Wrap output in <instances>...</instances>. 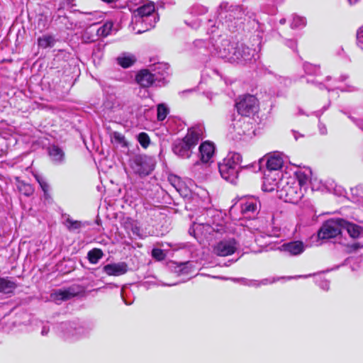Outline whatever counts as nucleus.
Wrapping results in <instances>:
<instances>
[{
    "label": "nucleus",
    "mask_w": 363,
    "mask_h": 363,
    "mask_svg": "<svg viewBox=\"0 0 363 363\" xmlns=\"http://www.w3.org/2000/svg\"><path fill=\"white\" fill-rule=\"evenodd\" d=\"M226 232L225 221L220 212L213 208H208L197 218L189 230L191 235L196 240L202 238L211 239L218 238Z\"/></svg>",
    "instance_id": "nucleus-1"
},
{
    "label": "nucleus",
    "mask_w": 363,
    "mask_h": 363,
    "mask_svg": "<svg viewBox=\"0 0 363 363\" xmlns=\"http://www.w3.org/2000/svg\"><path fill=\"white\" fill-rule=\"evenodd\" d=\"M204 130V126L201 124L189 128L182 139L174 142L173 152L179 157L189 158L192 154V149L203 138Z\"/></svg>",
    "instance_id": "nucleus-2"
},
{
    "label": "nucleus",
    "mask_w": 363,
    "mask_h": 363,
    "mask_svg": "<svg viewBox=\"0 0 363 363\" xmlns=\"http://www.w3.org/2000/svg\"><path fill=\"white\" fill-rule=\"evenodd\" d=\"M58 335L67 342H74L89 335L91 328L89 325L77 321L62 322L57 325Z\"/></svg>",
    "instance_id": "nucleus-3"
},
{
    "label": "nucleus",
    "mask_w": 363,
    "mask_h": 363,
    "mask_svg": "<svg viewBox=\"0 0 363 363\" xmlns=\"http://www.w3.org/2000/svg\"><path fill=\"white\" fill-rule=\"evenodd\" d=\"M241 162L242 156L240 153L229 152L223 162L218 164L221 177L231 184H235L238 177L239 169L247 167V165L242 166Z\"/></svg>",
    "instance_id": "nucleus-4"
},
{
    "label": "nucleus",
    "mask_w": 363,
    "mask_h": 363,
    "mask_svg": "<svg viewBox=\"0 0 363 363\" xmlns=\"http://www.w3.org/2000/svg\"><path fill=\"white\" fill-rule=\"evenodd\" d=\"M278 196L280 199L288 203H296L303 196V191L296 185L294 178H284L277 189Z\"/></svg>",
    "instance_id": "nucleus-5"
},
{
    "label": "nucleus",
    "mask_w": 363,
    "mask_h": 363,
    "mask_svg": "<svg viewBox=\"0 0 363 363\" xmlns=\"http://www.w3.org/2000/svg\"><path fill=\"white\" fill-rule=\"evenodd\" d=\"M253 133V123L250 118L236 116L229 126L228 135L232 140H240L243 136H250Z\"/></svg>",
    "instance_id": "nucleus-6"
},
{
    "label": "nucleus",
    "mask_w": 363,
    "mask_h": 363,
    "mask_svg": "<svg viewBox=\"0 0 363 363\" xmlns=\"http://www.w3.org/2000/svg\"><path fill=\"white\" fill-rule=\"evenodd\" d=\"M155 11V4L150 1H145L142 6L134 11L135 16L140 18L137 20L136 25L140 22L141 23H145L146 26L143 30H138L137 33H141L155 26L157 21V18L154 15Z\"/></svg>",
    "instance_id": "nucleus-7"
},
{
    "label": "nucleus",
    "mask_w": 363,
    "mask_h": 363,
    "mask_svg": "<svg viewBox=\"0 0 363 363\" xmlns=\"http://www.w3.org/2000/svg\"><path fill=\"white\" fill-rule=\"evenodd\" d=\"M155 164V158L146 155H136L130 161V167L134 173L141 177L150 174Z\"/></svg>",
    "instance_id": "nucleus-8"
},
{
    "label": "nucleus",
    "mask_w": 363,
    "mask_h": 363,
    "mask_svg": "<svg viewBox=\"0 0 363 363\" xmlns=\"http://www.w3.org/2000/svg\"><path fill=\"white\" fill-rule=\"evenodd\" d=\"M235 107L238 113V116L250 118L251 115L257 112L258 101L253 95H245L236 102Z\"/></svg>",
    "instance_id": "nucleus-9"
},
{
    "label": "nucleus",
    "mask_w": 363,
    "mask_h": 363,
    "mask_svg": "<svg viewBox=\"0 0 363 363\" xmlns=\"http://www.w3.org/2000/svg\"><path fill=\"white\" fill-rule=\"evenodd\" d=\"M239 248V243L234 237L225 236L220 239L213 247V252L219 257L233 255Z\"/></svg>",
    "instance_id": "nucleus-10"
},
{
    "label": "nucleus",
    "mask_w": 363,
    "mask_h": 363,
    "mask_svg": "<svg viewBox=\"0 0 363 363\" xmlns=\"http://www.w3.org/2000/svg\"><path fill=\"white\" fill-rule=\"evenodd\" d=\"M135 82L141 87H150L153 84L160 86L166 84L163 74L156 76L150 69H140L135 75Z\"/></svg>",
    "instance_id": "nucleus-11"
},
{
    "label": "nucleus",
    "mask_w": 363,
    "mask_h": 363,
    "mask_svg": "<svg viewBox=\"0 0 363 363\" xmlns=\"http://www.w3.org/2000/svg\"><path fill=\"white\" fill-rule=\"evenodd\" d=\"M340 218H333L325 221L318 232L320 239H330L342 233Z\"/></svg>",
    "instance_id": "nucleus-12"
},
{
    "label": "nucleus",
    "mask_w": 363,
    "mask_h": 363,
    "mask_svg": "<svg viewBox=\"0 0 363 363\" xmlns=\"http://www.w3.org/2000/svg\"><path fill=\"white\" fill-rule=\"evenodd\" d=\"M80 293L78 286H71L67 288H62L53 290L50 295V300L56 304H61L63 301H68L77 296Z\"/></svg>",
    "instance_id": "nucleus-13"
},
{
    "label": "nucleus",
    "mask_w": 363,
    "mask_h": 363,
    "mask_svg": "<svg viewBox=\"0 0 363 363\" xmlns=\"http://www.w3.org/2000/svg\"><path fill=\"white\" fill-rule=\"evenodd\" d=\"M284 179L282 172L264 170L262 189L264 191L267 192H271L275 189L277 190Z\"/></svg>",
    "instance_id": "nucleus-14"
},
{
    "label": "nucleus",
    "mask_w": 363,
    "mask_h": 363,
    "mask_svg": "<svg viewBox=\"0 0 363 363\" xmlns=\"http://www.w3.org/2000/svg\"><path fill=\"white\" fill-rule=\"evenodd\" d=\"M48 155L51 163L55 166L64 165L67 162L64 149L57 144H51L47 149Z\"/></svg>",
    "instance_id": "nucleus-15"
},
{
    "label": "nucleus",
    "mask_w": 363,
    "mask_h": 363,
    "mask_svg": "<svg viewBox=\"0 0 363 363\" xmlns=\"http://www.w3.org/2000/svg\"><path fill=\"white\" fill-rule=\"evenodd\" d=\"M279 249L290 256H298L305 251L306 245L302 241L295 240L284 242Z\"/></svg>",
    "instance_id": "nucleus-16"
},
{
    "label": "nucleus",
    "mask_w": 363,
    "mask_h": 363,
    "mask_svg": "<svg viewBox=\"0 0 363 363\" xmlns=\"http://www.w3.org/2000/svg\"><path fill=\"white\" fill-rule=\"evenodd\" d=\"M128 271V264L125 262L110 263L104 265L102 272L108 276L118 277Z\"/></svg>",
    "instance_id": "nucleus-17"
},
{
    "label": "nucleus",
    "mask_w": 363,
    "mask_h": 363,
    "mask_svg": "<svg viewBox=\"0 0 363 363\" xmlns=\"http://www.w3.org/2000/svg\"><path fill=\"white\" fill-rule=\"evenodd\" d=\"M199 157L203 163L211 162L215 154L216 147L213 143L206 140L203 142L199 147Z\"/></svg>",
    "instance_id": "nucleus-18"
},
{
    "label": "nucleus",
    "mask_w": 363,
    "mask_h": 363,
    "mask_svg": "<svg viewBox=\"0 0 363 363\" xmlns=\"http://www.w3.org/2000/svg\"><path fill=\"white\" fill-rule=\"evenodd\" d=\"M311 176L312 172L309 168L301 169L296 172V185H298V187L303 191H306L310 184V180L312 179Z\"/></svg>",
    "instance_id": "nucleus-19"
},
{
    "label": "nucleus",
    "mask_w": 363,
    "mask_h": 363,
    "mask_svg": "<svg viewBox=\"0 0 363 363\" xmlns=\"http://www.w3.org/2000/svg\"><path fill=\"white\" fill-rule=\"evenodd\" d=\"M342 230H345L352 238H358L363 236V227L357 224L350 223L345 219H340Z\"/></svg>",
    "instance_id": "nucleus-20"
},
{
    "label": "nucleus",
    "mask_w": 363,
    "mask_h": 363,
    "mask_svg": "<svg viewBox=\"0 0 363 363\" xmlns=\"http://www.w3.org/2000/svg\"><path fill=\"white\" fill-rule=\"evenodd\" d=\"M174 272L178 276H193L194 273V263L192 261L183 262H174Z\"/></svg>",
    "instance_id": "nucleus-21"
},
{
    "label": "nucleus",
    "mask_w": 363,
    "mask_h": 363,
    "mask_svg": "<svg viewBox=\"0 0 363 363\" xmlns=\"http://www.w3.org/2000/svg\"><path fill=\"white\" fill-rule=\"evenodd\" d=\"M284 160L279 153L275 152L269 155L266 162V169L272 172H281Z\"/></svg>",
    "instance_id": "nucleus-22"
},
{
    "label": "nucleus",
    "mask_w": 363,
    "mask_h": 363,
    "mask_svg": "<svg viewBox=\"0 0 363 363\" xmlns=\"http://www.w3.org/2000/svg\"><path fill=\"white\" fill-rule=\"evenodd\" d=\"M230 279L234 282H239L242 285L255 288H258L262 285H267L271 283L268 279H264L261 281L246 278H230Z\"/></svg>",
    "instance_id": "nucleus-23"
},
{
    "label": "nucleus",
    "mask_w": 363,
    "mask_h": 363,
    "mask_svg": "<svg viewBox=\"0 0 363 363\" xmlns=\"http://www.w3.org/2000/svg\"><path fill=\"white\" fill-rule=\"evenodd\" d=\"M258 208V202L255 199H249L245 202L240 203L241 213L245 216H250L257 212Z\"/></svg>",
    "instance_id": "nucleus-24"
},
{
    "label": "nucleus",
    "mask_w": 363,
    "mask_h": 363,
    "mask_svg": "<svg viewBox=\"0 0 363 363\" xmlns=\"http://www.w3.org/2000/svg\"><path fill=\"white\" fill-rule=\"evenodd\" d=\"M137 59L133 54L123 52L117 57L118 64L123 68H128L134 65Z\"/></svg>",
    "instance_id": "nucleus-25"
},
{
    "label": "nucleus",
    "mask_w": 363,
    "mask_h": 363,
    "mask_svg": "<svg viewBox=\"0 0 363 363\" xmlns=\"http://www.w3.org/2000/svg\"><path fill=\"white\" fill-rule=\"evenodd\" d=\"M125 228L130 229L132 235L136 238L143 239L146 237L143 230L135 220H130L125 223Z\"/></svg>",
    "instance_id": "nucleus-26"
},
{
    "label": "nucleus",
    "mask_w": 363,
    "mask_h": 363,
    "mask_svg": "<svg viewBox=\"0 0 363 363\" xmlns=\"http://www.w3.org/2000/svg\"><path fill=\"white\" fill-rule=\"evenodd\" d=\"M16 288V284L9 277H0V292L9 294Z\"/></svg>",
    "instance_id": "nucleus-27"
},
{
    "label": "nucleus",
    "mask_w": 363,
    "mask_h": 363,
    "mask_svg": "<svg viewBox=\"0 0 363 363\" xmlns=\"http://www.w3.org/2000/svg\"><path fill=\"white\" fill-rule=\"evenodd\" d=\"M55 43L56 40L55 38L48 34L43 35L38 39V45L39 48L43 49L52 48L55 45Z\"/></svg>",
    "instance_id": "nucleus-28"
},
{
    "label": "nucleus",
    "mask_w": 363,
    "mask_h": 363,
    "mask_svg": "<svg viewBox=\"0 0 363 363\" xmlns=\"http://www.w3.org/2000/svg\"><path fill=\"white\" fill-rule=\"evenodd\" d=\"M113 26V24L111 21H106L96 30V35L99 38L106 37L111 33Z\"/></svg>",
    "instance_id": "nucleus-29"
},
{
    "label": "nucleus",
    "mask_w": 363,
    "mask_h": 363,
    "mask_svg": "<svg viewBox=\"0 0 363 363\" xmlns=\"http://www.w3.org/2000/svg\"><path fill=\"white\" fill-rule=\"evenodd\" d=\"M104 255L103 251L99 248H94L87 253V259L91 264H96Z\"/></svg>",
    "instance_id": "nucleus-30"
},
{
    "label": "nucleus",
    "mask_w": 363,
    "mask_h": 363,
    "mask_svg": "<svg viewBox=\"0 0 363 363\" xmlns=\"http://www.w3.org/2000/svg\"><path fill=\"white\" fill-rule=\"evenodd\" d=\"M17 188L20 193L26 196H31L34 192V188L33 186L28 183H26L23 181L18 180Z\"/></svg>",
    "instance_id": "nucleus-31"
},
{
    "label": "nucleus",
    "mask_w": 363,
    "mask_h": 363,
    "mask_svg": "<svg viewBox=\"0 0 363 363\" xmlns=\"http://www.w3.org/2000/svg\"><path fill=\"white\" fill-rule=\"evenodd\" d=\"M34 177L43 191L45 198L47 199L49 197L50 185L46 179L38 174H35Z\"/></svg>",
    "instance_id": "nucleus-32"
},
{
    "label": "nucleus",
    "mask_w": 363,
    "mask_h": 363,
    "mask_svg": "<svg viewBox=\"0 0 363 363\" xmlns=\"http://www.w3.org/2000/svg\"><path fill=\"white\" fill-rule=\"evenodd\" d=\"M309 186H311L312 191H323L325 190H328V188L326 186L325 184H323L321 180H319L317 178H312V179L310 180Z\"/></svg>",
    "instance_id": "nucleus-33"
},
{
    "label": "nucleus",
    "mask_w": 363,
    "mask_h": 363,
    "mask_svg": "<svg viewBox=\"0 0 363 363\" xmlns=\"http://www.w3.org/2000/svg\"><path fill=\"white\" fill-rule=\"evenodd\" d=\"M67 229L71 232H76L82 227V223L79 220H74L70 218H67L65 223Z\"/></svg>",
    "instance_id": "nucleus-34"
},
{
    "label": "nucleus",
    "mask_w": 363,
    "mask_h": 363,
    "mask_svg": "<svg viewBox=\"0 0 363 363\" xmlns=\"http://www.w3.org/2000/svg\"><path fill=\"white\" fill-rule=\"evenodd\" d=\"M157 118L159 121H163L167 118L169 112L168 107L163 104L157 105Z\"/></svg>",
    "instance_id": "nucleus-35"
},
{
    "label": "nucleus",
    "mask_w": 363,
    "mask_h": 363,
    "mask_svg": "<svg viewBox=\"0 0 363 363\" xmlns=\"http://www.w3.org/2000/svg\"><path fill=\"white\" fill-rule=\"evenodd\" d=\"M352 194V201L356 203L357 201L362 197L363 195V185H358L355 187L351 188L350 189Z\"/></svg>",
    "instance_id": "nucleus-36"
},
{
    "label": "nucleus",
    "mask_w": 363,
    "mask_h": 363,
    "mask_svg": "<svg viewBox=\"0 0 363 363\" xmlns=\"http://www.w3.org/2000/svg\"><path fill=\"white\" fill-rule=\"evenodd\" d=\"M138 141L143 148H147L150 143V139L147 133L145 132L140 133L138 135Z\"/></svg>",
    "instance_id": "nucleus-37"
},
{
    "label": "nucleus",
    "mask_w": 363,
    "mask_h": 363,
    "mask_svg": "<svg viewBox=\"0 0 363 363\" xmlns=\"http://www.w3.org/2000/svg\"><path fill=\"white\" fill-rule=\"evenodd\" d=\"M152 257L157 261H162L165 258V254L162 249L153 248L151 252Z\"/></svg>",
    "instance_id": "nucleus-38"
},
{
    "label": "nucleus",
    "mask_w": 363,
    "mask_h": 363,
    "mask_svg": "<svg viewBox=\"0 0 363 363\" xmlns=\"http://www.w3.org/2000/svg\"><path fill=\"white\" fill-rule=\"evenodd\" d=\"M316 284L323 290L328 291L330 288V282L327 279H322L321 277L315 279Z\"/></svg>",
    "instance_id": "nucleus-39"
},
{
    "label": "nucleus",
    "mask_w": 363,
    "mask_h": 363,
    "mask_svg": "<svg viewBox=\"0 0 363 363\" xmlns=\"http://www.w3.org/2000/svg\"><path fill=\"white\" fill-rule=\"evenodd\" d=\"M41 330L40 335L42 336H47L50 332V328L48 321H40Z\"/></svg>",
    "instance_id": "nucleus-40"
},
{
    "label": "nucleus",
    "mask_w": 363,
    "mask_h": 363,
    "mask_svg": "<svg viewBox=\"0 0 363 363\" xmlns=\"http://www.w3.org/2000/svg\"><path fill=\"white\" fill-rule=\"evenodd\" d=\"M357 43L359 47L363 49V26L357 31Z\"/></svg>",
    "instance_id": "nucleus-41"
},
{
    "label": "nucleus",
    "mask_w": 363,
    "mask_h": 363,
    "mask_svg": "<svg viewBox=\"0 0 363 363\" xmlns=\"http://www.w3.org/2000/svg\"><path fill=\"white\" fill-rule=\"evenodd\" d=\"M306 24L305 18L299 16L294 17L293 22L291 23L293 27H298L301 26H304Z\"/></svg>",
    "instance_id": "nucleus-42"
},
{
    "label": "nucleus",
    "mask_w": 363,
    "mask_h": 363,
    "mask_svg": "<svg viewBox=\"0 0 363 363\" xmlns=\"http://www.w3.org/2000/svg\"><path fill=\"white\" fill-rule=\"evenodd\" d=\"M113 138L116 141L121 144L125 143V137L118 132L113 133Z\"/></svg>",
    "instance_id": "nucleus-43"
},
{
    "label": "nucleus",
    "mask_w": 363,
    "mask_h": 363,
    "mask_svg": "<svg viewBox=\"0 0 363 363\" xmlns=\"http://www.w3.org/2000/svg\"><path fill=\"white\" fill-rule=\"evenodd\" d=\"M318 129H319V132L321 135H324L327 134V128H326V126L325 125V124L319 122Z\"/></svg>",
    "instance_id": "nucleus-44"
},
{
    "label": "nucleus",
    "mask_w": 363,
    "mask_h": 363,
    "mask_svg": "<svg viewBox=\"0 0 363 363\" xmlns=\"http://www.w3.org/2000/svg\"><path fill=\"white\" fill-rule=\"evenodd\" d=\"M351 119L356 123V125L361 129L363 130V120H360V119H358V120H356L353 118H351Z\"/></svg>",
    "instance_id": "nucleus-45"
},
{
    "label": "nucleus",
    "mask_w": 363,
    "mask_h": 363,
    "mask_svg": "<svg viewBox=\"0 0 363 363\" xmlns=\"http://www.w3.org/2000/svg\"><path fill=\"white\" fill-rule=\"evenodd\" d=\"M306 82H307L308 83H310V82H311V83H313V84H322V82H320V80H318V79H310V78H308V77L306 79Z\"/></svg>",
    "instance_id": "nucleus-46"
},
{
    "label": "nucleus",
    "mask_w": 363,
    "mask_h": 363,
    "mask_svg": "<svg viewBox=\"0 0 363 363\" xmlns=\"http://www.w3.org/2000/svg\"><path fill=\"white\" fill-rule=\"evenodd\" d=\"M292 132H293V135H294V137L296 140H297L298 139V138L303 137L302 135H301L300 133H298V132H296L295 130H293Z\"/></svg>",
    "instance_id": "nucleus-47"
},
{
    "label": "nucleus",
    "mask_w": 363,
    "mask_h": 363,
    "mask_svg": "<svg viewBox=\"0 0 363 363\" xmlns=\"http://www.w3.org/2000/svg\"><path fill=\"white\" fill-rule=\"evenodd\" d=\"M354 249H359L363 247V245H360L359 242L354 243L352 245Z\"/></svg>",
    "instance_id": "nucleus-48"
},
{
    "label": "nucleus",
    "mask_w": 363,
    "mask_h": 363,
    "mask_svg": "<svg viewBox=\"0 0 363 363\" xmlns=\"http://www.w3.org/2000/svg\"><path fill=\"white\" fill-rule=\"evenodd\" d=\"M157 65H159L156 68H163L164 67H167L168 65L164 62H158Z\"/></svg>",
    "instance_id": "nucleus-49"
},
{
    "label": "nucleus",
    "mask_w": 363,
    "mask_h": 363,
    "mask_svg": "<svg viewBox=\"0 0 363 363\" xmlns=\"http://www.w3.org/2000/svg\"><path fill=\"white\" fill-rule=\"evenodd\" d=\"M357 203H358L359 205L363 206V194H362V197H360L356 202Z\"/></svg>",
    "instance_id": "nucleus-50"
},
{
    "label": "nucleus",
    "mask_w": 363,
    "mask_h": 363,
    "mask_svg": "<svg viewBox=\"0 0 363 363\" xmlns=\"http://www.w3.org/2000/svg\"><path fill=\"white\" fill-rule=\"evenodd\" d=\"M359 0H348L349 3L350 4H356L357 2H358Z\"/></svg>",
    "instance_id": "nucleus-51"
},
{
    "label": "nucleus",
    "mask_w": 363,
    "mask_h": 363,
    "mask_svg": "<svg viewBox=\"0 0 363 363\" xmlns=\"http://www.w3.org/2000/svg\"><path fill=\"white\" fill-rule=\"evenodd\" d=\"M214 278L220 279H228V278H225V277H214Z\"/></svg>",
    "instance_id": "nucleus-52"
},
{
    "label": "nucleus",
    "mask_w": 363,
    "mask_h": 363,
    "mask_svg": "<svg viewBox=\"0 0 363 363\" xmlns=\"http://www.w3.org/2000/svg\"><path fill=\"white\" fill-rule=\"evenodd\" d=\"M232 262H233V260H229V261L228 262V263H225V264H224V265H225V266H229Z\"/></svg>",
    "instance_id": "nucleus-53"
},
{
    "label": "nucleus",
    "mask_w": 363,
    "mask_h": 363,
    "mask_svg": "<svg viewBox=\"0 0 363 363\" xmlns=\"http://www.w3.org/2000/svg\"><path fill=\"white\" fill-rule=\"evenodd\" d=\"M213 72H214L215 74H218V75L219 74L218 69H213Z\"/></svg>",
    "instance_id": "nucleus-54"
},
{
    "label": "nucleus",
    "mask_w": 363,
    "mask_h": 363,
    "mask_svg": "<svg viewBox=\"0 0 363 363\" xmlns=\"http://www.w3.org/2000/svg\"><path fill=\"white\" fill-rule=\"evenodd\" d=\"M91 77H92V78H94V76H92V75H91ZM95 80H96V81H98V82H99V83L100 84V85H101V86H102L101 82V81H100V80H99V79H96V78H95Z\"/></svg>",
    "instance_id": "nucleus-55"
},
{
    "label": "nucleus",
    "mask_w": 363,
    "mask_h": 363,
    "mask_svg": "<svg viewBox=\"0 0 363 363\" xmlns=\"http://www.w3.org/2000/svg\"><path fill=\"white\" fill-rule=\"evenodd\" d=\"M311 276V274H308V275H305V276H299V277H305V278H306V277H309Z\"/></svg>",
    "instance_id": "nucleus-56"
},
{
    "label": "nucleus",
    "mask_w": 363,
    "mask_h": 363,
    "mask_svg": "<svg viewBox=\"0 0 363 363\" xmlns=\"http://www.w3.org/2000/svg\"><path fill=\"white\" fill-rule=\"evenodd\" d=\"M346 91H354V88L353 87L352 88H349Z\"/></svg>",
    "instance_id": "nucleus-57"
},
{
    "label": "nucleus",
    "mask_w": 363,
    "mask_h": 363,
    "mask_svg": "<svg viewBox=\"0 0 363 363\" xmlns=\"http://www.w3.org/2000/svg\"><path fill=\"white\" fill-rule=\"evenodd\" d=\"M210 95H211V94H210L209 93H207V94H206V96H207L208 98H209L210 99H211V97L210 96Z\"/></svg>",
    "instance_id": "nucleus-58"
},
{
    "label": "nucleus",
    "mask_w": 363,
    "mask_h": 363,
    "mask_svg": "<svg viewBox=\"0 0 363 363\" xmlns=\"http://www.w3.org/2000/svg\"><path fill=\"white\" fill-rule=\"evenodd\" d=\"M341 77H342V79H341L342 81H344L345 79V78H346L345 77H343V76Z\"/></svg>",
    "instance_id": "nucleus-59"
},
{
    "label": "nucleus",
    "mask_w": 363,
    "mask_h": 363,
    "mask_svg": "<svg viewBox=\"0 0 363 363\" xmlns=\"http://www.w3.org/2000/svg\"><path fill=\"white\" fill-rule=\"evenodd\" d=\"M316 116H317L318 117H320V113H319V112H317Z\"/></svg>",
    "instance_id": "nucleus-60"
},
{
    "label": "nucleus",
    "mask_w": 363,
    "mask_h": 363,
    "mask_svg": "<svg viewBox=\"0 0 363 363\" xmlns=\"http://www.w3.org/2000/svg\"><path fill=\"white\" fill-rule=\"evenodd\" d=\"M191 90H186L184 91V92H188V91H190Z\"/></svg>",
    "instance_id": "nucleus-61"
}]
</instances>
